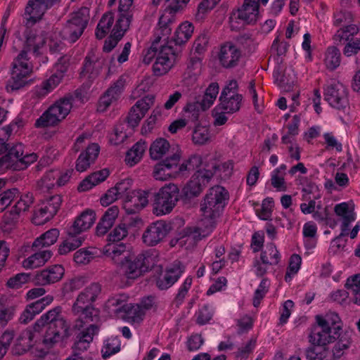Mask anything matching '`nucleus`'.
<instances>
[{"label":"nucleus","instance_id":"nucleus-1","mask_svg":"<svg viewBox=\"0 0 360 360\" xmlns=\"http://www.w3.org/2000/svg\"><path fill=\"white\" fill-rule=\"evenodd\" d=\"M104 252L117 266L129 270H162L165 264L154 251H146L131 256L126 251L123 243L108 245Z\"/></svg>","mask_w":360,"mask_h":360},{"label":"nucleus","instance_id":"nucleus-2","mask_svg":"<svg viewBox=\"0 0 360 360\" xmlns=\"http://www.w3.org/2000/svg\"><path fill=\"white\" fill-rule=\"evenodd\" d=\"M60 307H56L43 314L33 326L35 332H40L41 328L48 325L43 342L47 347H52L54 344L69 338L71 333L70 324L61 314Z\"/></svg>","mask_w":360,"mask_h":360},{"label":"nucleus","instance_id":"nucleus-3","mask_svg":"<svg viewBox=\"0 0 360 360\" xmlns=\"http://www.w3.org/2000/svg\"><path fill=\"white\" fill-rule=\"evenodd\" d=\"M229 198L228 191L221 186H213L207 191L200 203L201 223L207 233L215 228L217 219L221 214Z\"/></svg>","mask_w":360,"mask_h":360},{"label":"nucleus","instance_id":"nucleus-4","mask_svg":"<svg viewBox=\"0 0 360 360\" xmlns=\"http://www.w3.org/2000/svg\"><path fill=\"white\" fill-rule=\"evenodd\" d=\"M315 325L309 336L312 345L326 346L335 342L340 336L342 331L341 320L335 312H328L325 315L316 316Z\"/></svg>","mask_w":360,"mask_h":360},{"label":"nucleus","instance_id":"nucleus-5","mask_svg":"<svg viewBox=\"0 0 360 360\" xmlns=\"http://www.w3.org/2000/svg\"><path fill=\"white\" fill-rule=\"evenodd\" d=\"M179 189L174 184L162 187L158 192H153L150 198L152 202L153 213L156 216L169 214L179 200Z\"/></svg>","mask_w":360,"mask_h":360},{"label":"nucleus","instance_id":"nucleus-6","mask_svg":"<svg viewBox=\"0 0 360 360\" xmlns=\"http://www.w3.org/2000/svg\"><path fill=\"white\" fill-rule=\"evenodd\" d=\"M72 97L65 96L51 105L35 122L37 128L54 126L62 121L70 112Z\"/></svg>","mask_w":360,"mask_h":360},{"label":"nucleus","instance_id":"nucleus-7","mask_svg":"<svg viewBox=\"0 0 360 360\" xmlns=\"http://www.w3.org/2000/svg\"><path fill=\"white\" fill-rule=\"evenodd\" d=\"M89 20V9L82 7L72 13L71 18L63 27L61 34L63 39L75 43L83 34Z\"/></svg>","mask_w":360,"mask_h":360},{"label":"nucleus","instance_id":"nucleus-8","mask_svg":"<svg viewBox=\"0 0 360 360\" xmlns=\"http://www.w3.org/2000/svg\"><path fill=\"white\" fill-rule=\"evenodd\" d=\"M214 171L207 169H200L191 176L184 188V193L188 198L197 197L207 186L214 176Z\"/></svg>","mask_w":360,"mask_h":360},{"label":"nucleus","instance_id":"nucleus-9","mask_svg":"<svg viewBox=\"0 0 360 360\" xmlns=\"http://www.w3.org/2000/svg\"><path fill=\"white\" fill-rule=\"evenodd\" d=\"M64 57H60L56 64L57 72L43 81L40 85L36 86L34 91V96L38 98H44L51 92L63 80L64 72L67 70L68 65Z\"/></svg>","mask_w":360,"mask_h":360},{"label":"nucleus","instance_id":"nucleus-10","mask_svg":"<svg viewBox=\"0 0 360 360\" xmlns=\"http://www.w3.org/2000/svg\"><path fill=\"white\" fill-rule=\"evenodd\" d=\"M324 96L332 107L338 110H343L348 105V91L340 82H334L328 84L325 88Z\"/></svg>","mask_w":360,"mask_h":360},{"label":"nucleus","instance_id":"nucleus-11","mask_svg":"<svg viewBox=\"0 0 360 360\" xmlns=\"http://www.w3.org/2000/svg\"><path fill=\"white\" fill-rule=\"evenodd\" d=\"M180 158L181 154L176 151L155 165L153 172L154 178L160 181H166L176 177Z\"/></svg>","mask_w":360,"mask_h":360},{"label":"nucleus","instance_id":"nucleus-12","mask_svg":"<svg viewBox=\"0 0 360 360\" xmlns=\"http://www.w3.org/2000/svg\"><path fill=\"white\" fill-rule=\"evenodd\" d=\"M259 0H244L240 8L232 13L229 18L231 26L239 20L243 24H252L256 22L259 15Z\"/></svg>","mask_w":360,"mask_h":360},{"label":"nucleus","instance_id":"nucleus-13","mask_svg":"<svg viewBox=\"0 0 360 360\" xmlns=\"http://www.w3.org/2000/svg\"><path fill=\"white\" fill-rule=\"evenodd\" d=\"M176 54L174 48L169 45H161L158 47L156 60L153 66L155 75L161 76L166 74L174 65Z\"/></svg>","mask_w":360,"mask_h":360},{"label":"nucleus","instance_id":"nucleus-14","mask_svg":"<svg viewBox=\"0 0 360 360\" xmlns=\"http://www.w3.org/2000/svg\"><path fill=\"white\" fill-rule=\"evenodd\" d=\"M105 60L103 57L90 51L86 56L80 72V78L92 83L101 72Z\"/></svg>","mask_w":360,"mask_h":360},{"label":"nucleus","instance_id":"nucleus-15","mask_svg":"<svg viewBox=\"0 0 360 360\" xmlns=\"http://www.w3.org/2000/svg\"><path fill=\"white\" fill-rule=\"evenodd\" d=\"M170 225L165 221L158 220L147 226L142 235V240L147 246L153 247L160 243L167 235Z\"/></svg>","mask_w":360,"mask_h":360},{"label":"nucleus","instance_id":"nucleus-16","mask_svg":"<svg viewBox=\"0 0 360 360\" xmlns=\"http://www.w3.org/2000/svg\"><path fill=\"white\" fill-rule=\"evenodd\" d=\"M155 96L149 94L136 101L130 109L126 117V122L129 127L134 128L139 125L141 120L144 117L148 110L153 105Z\"/></svg>","mask_w":360,"mask_h":360},{"label":"nucleus","instance_id":"nucleus-17","mask_svg":"<svg viewBox=\"0 0 360 360\" xmlns=\"http://www.w3.org/2000/svg\"><path fill=\"white\" fill-rule=\"evenodd\" d=\"M152 190L131 191L124 198L123 208L128 214L139 212L148 204Z\"/></svg>","mask_w":360,"mask_h":360},{"label":"nucleus","instance_id":"nucleus-18","mask_svg":"<svg viewBox=\"0 0 360 360\" xmlns=\"http://www.w3.org/2000/svg\"><path fill=\"white\" fill-rule=\"evenodd\" d=\"M101 286L98 283H93L81 292L72 307V311L78 315L84 305H91L101 293Z\"/></svg>","mask_w":360,"mask_h":360},{"label":"nucleus","instance_id":"nucleus-19","mask_svg":"<svg viewBox=\"0 0 360 360\" xmlns=\"http://www.w3.org/2000/svg\"><path fill=\"white\" fill-rule=\"evenodd\" d=\"M125 79L121 76L100 98L98 110L105 111L109 106L120 98L125 86Z\"/></svg>","mask_w":360,"mask_h":360},{"label":"nucleus","instance_id":"nucleus-20","mask_svg":"<svg viewBox=\"0 0 360 360\" xmlns=\"http://www.w3.org/2000/svg\"><path fill=\"white\" fill-rule=\"evenodd\" d=\"M179 10V6L178 3L174 5H169L166 10L168 12L162 14L158 22L159 27L155 32V39L154 41L158 39V35L160 37V41L163 39V41H166L172 32L171 25L173 22L172 14L176 13Z\"/></svg>","mask_w":360,"mask_h":360},{"label":"nucleus","instance_id":"nucleus-21","mask_svg":"<svg viewBox=\"0 0 360 360\" xmlns=\"http://www.w3.org/2000/svg\"><path fill=\"white\" fill-rule=\"evenodd\" d=\"M61 0H29L25 13L34 22L41 20L45 12Z\"/></svg>","mask_w":360,"mask_h":360},{"label":"nucleus","instance_id":"nucleus-22","mask_svg":"<svg viewBox=\"0 0 360 360\" xmlns=\"http://www.w3.org/2000/svg\"><path fill=\"white\" fill-rule=\"evenodd\" d=\"M240 56V51L231 43L222 45L218 54L220 64L225 68L236 67Z\"/></svg>","mask_w":360,"mask_h":360},{"label":"nucleus","instance_id":"nucleus-23","mask_svg":"<svg viewBox=\"0 0 360 360\" xmlns=\"http://www.w3.org/2000/svg\"><path fill=\"white\" fill-rule=\"evenodd\" d=\"M96 220V214L93 210H87L82 212L75 220L68 230V235H79L89 229Z\"/></svg>","mask_w":360,"mask_h":360},{"label":"nucleus","instance_id":"nucleus-24","mask_svg":"<svg viewBox=\"0 0 360 360\" xmlns=\"http://www.w3.org/2000/svg\"><path fill=\"white\" fill-rule=\"evenodd\" d=\"M100 147L97 143H91L82 152L76 161L75 169L79 172L86 171L97 159Z\"/></svg>","mask_w":360,"mask_h":360},{"label":"nucleus","instance_id":"nucleus-25","mask_svg":"<svg viewBox=\"0 0 360 360\" xmlns=\"http://www.w3.org/2000/svg\"><path fill=\"white\" fill-rule=\"evenodd\" d=\"M180 273L181 271H156L151 281L159 290H167L179 280Z\"/></svg>","mask_w":360,"mask_h":360},{"label":"nucleus","instance_id":"nucleus-26","mask_svg":"<svg viewBox=\"0 0 360 360\" xmlns=\"http://www.w3.org/2000/svg\"><path fill=\"white\" fill-rule=\"evenodd\" d=\"M98 331V326L95 324H91L84 330L80 332L77 336V340L72 347V350L79 352L86 351Z\"/></svg>","mask_w":360,"mask_h":360},{"label":"nucleus","instance_id":"nucleus-27","mask_svg":"<svg viewBox=\"0 0 360 360\" xmlns=\"http://www.w3.org/2000/svg\"><path fill=\"white\" fill-rule=\"evenodd\" d=\"M118 214L119 208L117 206L114 205L109 207L105 211L96 226V235L98 236L105 235L113 226Z\"/></svg>","mask_w":360,"mask_h":360},{"label":"nucleus","instance_id":"nucleus-28","mask_svg":"<svg viewBox=\"0 0 360 360\" xmlns=\"http://www.w3.org/2000/svg\"><path fill=\"white\" fill-rule=\"evenodd\" d=\"M335 214L342 218L341 236L348 235L349 224L355 220V213L353 210H349L347 202L337 204L334 207Z\"/></svg>","mask_w":360,"mask_h":360},{"label":"nucleus","instance_id":"nucleus-29","mask_svg":"<svg viewBox=\"0 0 360 360\" xmlns=\"http://www.w3.org/2000/svg\"><path fill=\"white\" fill-rule=\"evenodd\" d=\"M34 330L30 328L23 330L17 339L13 348V352L15 355H21L27 352L33 346Z\"/></svg>","mask_w":360,"mask_h":360},{"label":"nucleus","instance_id":"nucleus-30","mask_svg":"<svg viewBox=\"0 0 360 360\" xmlns=\"http://www.w3.org/2000/svg\"><path fill=\"white\" fill-rule=\"evenodd\" d=\"M109 170L107 169H103L91 174L80 183L78 186V191H86L92 188L93 186L105 181L109 176Z\"/></svg>","mask_w":360,"mask_h":360},{"label":"nucleus","instance_id":"nucleus-31","mask_svg":"<svg viewBox=\"0 0 360 360\" xmlns=\"http://www.w3.org/2000/svg\"><path fill=\"white\" fill-rule=\"evenodd\" d=\"M128 27H127V24H123L122 25H118L117 23L115 24L110 37L108 40H105L104 46H103V51L110 52L112 49L116 46L118 41L121 40V39L124 37L126 32L128 30Z\"/></svg>","mask_w":360,"mask_h":360},{"label":"nucleus","instance_id":"nucleus-32","mask_svg":"<svg viewBox=\"0 0 360 360\" xmlns=\"http://www.w3.org/2000/svg\"><path fill=\"white\" fill-rule=\"evenodd\" d=\"M63 275V271H37L31 280L35 285H45L59 281Z\"/></svg>","mask_w":360,"mask_h":360},{"label":"nucleus","instance_id":"nucleus-33","mask_svg":"<svg viewBox=\"0 0 360 360\" xmlns=\"http://www.w3.org/2000/svg\"><path fill=\"white\" fill-rule=\"evenodd\" d=\"M50 250H44L36 252L22 262L25 269H36L42 266L51 257Z\"/></svg>","mask_w":360,"mask_h":360},{"label":"nucleus","instance_id":"nucleus-34","mask_svg":"<svg viewBox=\"0 0 360 360\" xmlns=\"http://www.w3.org/2000/svg\"><path fill=\"white\" fill-rule=\"evenodd\" d=\"M12 72L16 70V72H20L28 77L32 72V65L29 63V58L26 51H21L18 56L13 60L12 64Z\"/></svg>","mask_w":360,"mask_h":360},{"label":"nucleus","instance_id":"nucleus-35","mask_svg":"<svg viewBox=\"0 0 360 360\" xmlns=\"http://www.w3.org/2000/svg\"><path fill=\"white\" fill-rule=\"evenodd\" d=\"M134 0H120L118 11L119 18L115 23L122 25L127 24V27L129 28L130 23L133 18L131 7Z\"/></svg>","mask_w":360,"mask_h":360},{"label":"nucleus","instance_id":"nucleus-36","mask_svg":"<svg viewBox=\"0 0 360 360\" xmlns=\"http://www.w3.org/2000/svg\"><path fill=\"white\" fill-rule=\"evenodd\" d=\"M59 230L51 229L36 238L32 244V248L41 249L53 245L59 237Z\"/></svg>","mask_w":360,"mask_h":360},{"label":"nucleus","instance_id":"nucleus-37","mask_svg":"<svg viewBox=\"0 0 360 360\" xmlns=\"http://www.w3.org/2000/svg\"><path fill=\"white\" fill-rule=\"evenodd\" d=\"M219 86L218 83L212 82L206 89L205 94L200 101H197L200 105L202 110L209 109L214 103L219 94Z\"/></svg>","mask_w":360,"mask_h":360},{"label":"nucleus","instance_id":"nucleus-38","mask_svg":"<svg viewBox=\"0 0 360 360\" xmlns=\"http://www.w3.org/2000/svg\"><path fill=\"white\" fill-rule=\"evenodd\" d=\"M242 99L241 94H233L226 98L219 97L220 103L218 105L227 113H234L240 108Z\"/></svg>","mask_w":360,"mask_h":360},{"label":"nucleus","instance_id":"nucleus-39","mask_svg":"<svg viewBox=\"0 0 360 360\" xmlns=\"http://www.w3.org/2000/svg\"><path fill=\"white\" fill-rule=\"evenodd\" d=\"M79 316L75 321V328L80 329L86 323L97 320L98 311L91 305H84V308L79 311Z\"/></svg>","mask_w":360,"mask_h":360},{"label":"nucleus","instance_id":"nucleus-40","mask_svg":"<svg viewBox=\"0 0 360 360\" xmlns=\"http://www.w3.org/2000/svg\"><path fill=\"white\" fill-rule=\"evenodd\" d=\"M359 30V29L356 25H348L347 26L340 27L333 35V39L336 44L347 42L354 39V36L358 34Z\"/></svg>","mask_w":360,"mask_h":360},{"label":"nucleus","instance_id":"nucleus-41","mask_svg":"<svg viewBox=\"0 0 360 360\" xmlns=\"http://www.w3.org/2000/svg\"><path fill=\"white\" fill-rule=\"evenodd\" d=\"M113 22L114 13L112 12L105 13L97 25L95 32L96 38L98 39H103L110 32Z\"/></svg>","mask_w":360,"mask_h":360},{"label":"nucleus","instance_id":"nucleus-42","mask_svg":"<svg viewBox=\"0 0 360 360\" xmlns=\"http://www.w3.org/2000/svg\"><path fill=\"white\" fill-rule=\"evenodd\" d=\"M193 25L188 22H184L181 23L175 32L174 41L176 45H181L186 43L192 36L193 33Z\"/></svg>","mask_w":360,"mask_h":360},{"label":"nucleus","instance_id":"nucleus-43","mask_svg":"<svg viewBox=\"0 0 360 360\" xmlns=\"http://www.w3.org/2000/svg\"><path fill=\"white\" fill-rule=\"evenodd\" d=\"M170 149L169 141L163 138L157 139L150 147V155L153 160L162 158Z\"/></svg>","mask_w":360,"mask_h":360},{"label":"nucleus","instance_id":"nucleus-44","mask_svg":"<svg viewBox=\"0 0 360 360\" xmlns=\"http://www.w3.org/2000/svg\"><path fill=\"white\" fill-rule=\"evenodd\" d=\"M98 251L95 248H81L74 254V261L79 265H86L98 257Z\"/></svg>","mask_w":360,"mask_h":360},{"label":"nucleus","instance_id":"nucleus-45","mask_svg":"<svg viewBox=\"0 0 360 360\" xmlns=\"http://www.w3.org/2000/svg\"><path fill=\"white\" fill-rule=\"evenodd\" d=\"M69 238L63 241L58 247V253L65 255L71 251H73L82 245L84 238L77 237L76 235H68Z\"/></svg>","mask_w":360,"mask_h":360},{"label":"nucleus","instance_id":"nucleus-46","mask_svg":"<svg viewBox=\"0 0 360 360\" xmlns=\"http://www.w3.org/2000/svg\"><path fill=\"white\" fill-rule=\"evenodd\" d=\"M16 72V70L11 71V77L6 82V89L8 92L18 91L24 87L27 83L28 76Z\"/></svg>","mask_w":360,"mask_h":360},{"label":"nucleus","instance_id":"nucleus-47","mask_svg":"<svg viewBox=\"0 0 360 360\" xmlns=\"http://www.w3.org/2000/svg\"><path fill=\"white\" fill-rule=\"evenodd\" d=\"M123 307L124 318L133 322H139L143 320L145 316V311L141 308V307L139 304H134L129 303L127 304V305H125Z\"/></svg>","mask_w":360,"mask_h":360},{"label":"nucleus","instance_id":"nucleus-48","mask_svg":"<svg viewBox=\"0 0 360 360\" xmlns=\"http://www.w3.org/2000/svg\"><path fill=\"white\" fill-rule=\"evenodd\" d=\"M279 259V252L273 243L267 245L265 250L261 253V260L264 264L276 265L278 263Z\"/></svg>","mask_w":360,"mask_h":360},{"label":"nucleus","instance_id":"nucleus-49","mask_svg":"<svg viewBox=\"0 0 360 360\" xmlns=\"http://www.w3.org/2000/svg\"><path fill=\"white\" fill-rule=\"evenodd\" d=\"M341 54L340 50L335 46H330L326 52L325 64L330 70H334L340 64Z\"/></svg>","mask_w":360,"mask_h":360},{"label":"nucleus","instance_id":"nucleus-50","mask_svg":"<svg viewBox=\"0 0 360 360\" xmlns=\"http://www.w3.org/2000/svg\"><path fill=\"white\" fill-rule=\"evenodd\" d=\"M127 297L124 295H119L117 296L111 297L108 299L107 302L105 303V308H107L109 311L115 313L119 314L120 312H123L124 307L127 305Z\"/></svg>","mask_w":360,"mask_h":360},{"label":"nucleus","instance_id":"nucleus-51","mask_svg":"<svg viewBox=\"0 0 360 360\" xmlns=\"http://www.w3.org/2000/svg\"><path fill=\"white\" fill-rule=\"evenodd\" d=\"M305 356L309 360H323L328 356V349L325 346L314 345L306 349Z\"/></svg>","mask_w":360,"mask_h":360},{"label":"nucleus","instance_id":"nucleus-52","mask_svg":"<svg viewBox=\"0 0 360 360\" xmlns=\"http://www.w3.org/2000/svg\"><path fill=\"white\" fill-rule=\"evenodd\" d=\"M33 203V196L32 194L27 193L22 195L16 201L15 205L11 207L13 210L20 216L22 213L28 210L30 205Z\"/></svg>","mask_w":360,"mask_h":360},{"label":"nucleus","instance_id":"nucleus-53","mask_svg":"<svg viewBox=\"0 0 360 360\" xmlns=\"http://www.w3.org/2000/svg\"><path fill=\"white\" fill-rule=\"evenodd\" d=\"M274 202L273 198H266L262 203L260 209L257 210L256 213L258 217L262 220H270L271 219Z\"/></svg>","mask_w":360,"mask_h":360},{"label":"nucleus","instance_id":"nucleus-54","mask_svg":"<svg viewBox=\"0 0 360 360\" xmlns=\"http://www.w3.org/2000/svg\"><path fill=\"white\" fill-rule=\"evenodd\" d=\"M202 160L200 155H192L188 160L179 165L177 169V176L184 174L186 172H189L197 168L201 164Z\"/></svg>","mask_w":360,"mask_h":360},{"label":"nucleus","instance_id":"nucleus-55","mask_svg":"<svg viewBox=\"0 0 360 360\" xmlns=\"http://www.w3.org/2000/svg\"><path fill=\"white\" fill-rule=\"evenodd\" d=\"M200 105L197 102L187 103L184 108V117L188 122L195 123L198 121L200 115L199 108Z\"/></svg>","mask_w":360,"mask_h":360},{"label":"nucleus","instance_id":"nucleus-56","mask_svg":"<svg viewBox=\"0 0 360 360\" xmlns=\"http://www.w3.org/2000/svg\"><path fill=\"white\" fill-rule=\"evenodd\" d=\"M208 128L203 126H196L193 132L192 140L195 144L203 145L210 140Z\"/></svg>","mask_w":360,"mask_h":360},{"label":"nucleus","instance_id":"nucleus-57","mask_svg":"<svg viewBox=\"0 0 360 360\" xmlns=\"http://www.w3.org/2000/svg\"><path fill=\"white\" fill-rule=\"evenodd\" d=\"M30 280V274L20 273L10 278L6 283V286L11 289H18Z\"/></svg>","mask_w":360,"mask_h":360},{"label":"nucleus","instance_id":"nucleus-58","mask_svg":"<svg viewBox=\"0 0 360 360\" xmlns=\"http://www.w3.org/2000/svg\"><path fill=\"white\" fill-rule=\"evenodd\" d=\"M333 18V25L336 27H342L351 25L353 15L349 11L341 10L334 13Z\"/></svg>","mask_w":360,"mask_h":360},{"label":"nucleus","instance_id":"nucleus-59","mask_svg":"<svg viewBox=\"0 0 360 360\" xmlns=\"http://www.w3.org/2000/svg\"><path fill=\"white\" fill-rule=\"evenodd\" d=\"M53 217V216H49L48 210L45 208L44 205L41 203V205L34 210L32 222L36 225H42Z\"/></svg>","mask_w":360,"mask_h":360},{"label":"nucleus","instance_id":"nucleus-60","mask_svg":"<svg viewBox=\"0 0 360 360\" xmlns=\"http://www.w3.org/2000/svg\"><path fill=\"white\" fill-rule=\"evenodd\" d=\"M192 278L187 277L182 285L179 288L178 292L173 300V304L176 307H179L184 302V298L192 285Z\"/></svg>","mask_w":360,"mask_h":360},{"label":"nucleus","instance_id":"nucleus-61","mask_svg":"<svg viewBox=\"0 0 360 360\" xmlns=\"http://www.w3.org/2000/svg\"><path fill=\"white\" fill-rule=\"evenodd\" d=\"M62 201V196L56 195L50 197L46 201L43 202L42 204L44 205L45 208L48 210L49 216H54L60 209Z\"/></svg>","mask_w":360,"mask_h":360},{"label":"nucleus","instance_id":"nucleus-62","mask_svg":"<svg viewBox=\"0 0 360 360\" xmlns=\"http://www.w3.org/2000/svg\"><path fill=\"white\" fill-rule=\"evenodd\" d=\"M128 235V226L125 224H120L108 235V240L111 242H118L123 240Z\"/></svg>","mask_w":360,"mask_h":360},{"label":"nucleus","instance_id":"nucleus-63","mask_svg":"<svg viewBox=\"0 0 360 360\" xmlns=\"http://www.w3.org/2000/svg\"><path fill=\"white\" fill-rule=\"evenodd\" d=\"M269 288V282L266 278H264L258 288L255 290L253 297V305L257 307L261 302V300L264 297L266 293L268 292Z\"/></svg>","mask_w":360,"mask_h":360},{"label":"nucleus","instance_id":"nucleus-64","mask_svg":"<svg viewBox=\"0 0 360 360\" xmlns=\"http://www.w3.org/2000/svg\"><path fill=\"white\" fill-rule=\"evenodd\" d=\"M120 350V344L117 338L108 339L102 349L103 357L106 359Z\"/></svg>","mask_w":360,"mask_h":360}]
</instances>
